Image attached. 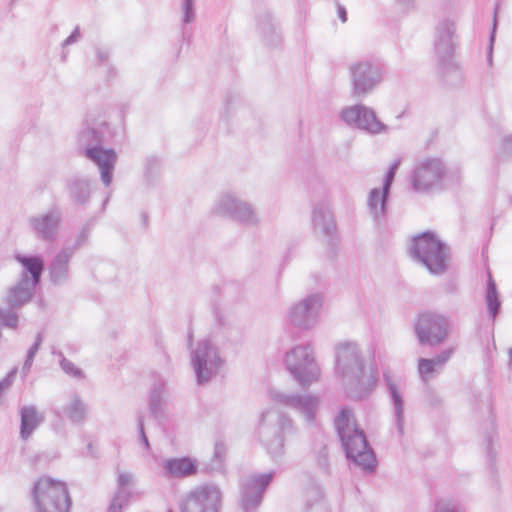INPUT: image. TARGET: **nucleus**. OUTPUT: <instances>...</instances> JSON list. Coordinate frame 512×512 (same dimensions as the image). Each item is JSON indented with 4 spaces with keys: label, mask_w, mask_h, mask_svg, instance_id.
<instances>
[{
    "label": "nucleus",
    "mask_w": 512,
    "mask_h": 512,
    "mask_svg": "<svg viewBox=\"0 0 512 512\" xmlns=\"http://www.w3.org/2000/svg\"><path fill=\"white\" fill-rule=\"evenodd\" d=\"M191 364L198 384L207 383L222 365L217 348L207 339L201 340L191 353Z\"/></svg>",
    "instance_id": "obj_12"
},
{
    "label": "nucleus",
    "mask_w": 512,
    "mask_h": 512,
    "mask_svg": "<svg viewBox=\"0 0 512 512\" xmlns=\"http://www.w3.org/2000/svg\"><path fill=\"white\" fill-rule=\"evenodd\" d=\"M312 222L316 232L329 238V243L334 242L336 224L329 206L325 203L316 205L312 212Z\"/></svg>",
    "instance_id": "obj_20"
},
{
    "label": "nucleus",
    "mask_w": 512,
    "mask_h": 512,
    "mask_svg": "<svg viewBox=\"0 0 512 512\" xmlns=\"http://www.w3.org/2000/svg\"><path fill=\"white\" fill-rule=\"evenodd\" d=\"M400 163H401L400 159L395 160L391 164L389 170L387 171V173L385 175L384 183H383V186H382L384 188L385 192L390 191L391 185H392V183L394 181V177H395L397 169L400 166Z\"/></svg>",
    "instance_id": "obj_43"
},
{
    "label": "nucleus",
    "mask_w": 512,
    "mask_h": 512,
    "mask_svg": "<svg viewBox=\"0 0 512 512\" xmlns=\"http://www.w3.org/2000/svg\"><path fill=\"white\" fill-rule=\"evenodd\" d=\"M339 116L347 126L369 135L385 134L389 131V127L377 117L375 111L363 104L344 107Z\"/></svg>",
    "instance_id": "obj_11"
},
{
    "label": "nucleus",
    "mask_w": 512,
    "mask_h": 512,
    "mask_svg": "<svg viewBox=\"0 0 512 512\" xmlns=\"http://www.w3.org/2000/svg\"><path fill=\"white\" fill-rule=\"evenodd\" d=\"M274 472L250 476L242 484L241 507L244 512L255 510L262 502L263 493L274 477Z\"/></svg>",
    "instance_id": "obj_18"
},
{
    "label": "nucleus",
    "mask_w": 512,
    "mask_h": 512,
    "mask_svg": "<svg viewBox=\"0 0 512 512\" xmlns=\"http://www.w3.org/2000/svg\"><path fill=\"white\" fill-rule=\"evenodd\" d=\"M417 0H395V5L403 14H408L416 9Z\"/></svg>",
    "instance_id": "obj_47"
},
{
    "label": "nucleus",
    "mask_w": 512,
    "mask_h": 512,
    "mask_svg": "<svg viewBox=\"0 0 512 512\" xmlns=\"http://www.w3.org/2000/svg\"><path fill=\"white\" fill-rule=\"evenodd\" d=\"M42 342H43L42 333H38L36 335L34 344L28 350L27 357H29V360H34V357H35L36 353L38 352Z\"/></svg>",
    "instance_id": "obj_49"
},
{
    "label": "nucleus",
    "mask_w": 512,
    "mask_h": 512,
    "mask_svg": "<svg viewBox=\"0 0 512 512\" xmlns=\"http://www.w3.org/2000/svg\"><path fill=\"white\" fill-rule=\"evenodd\" d=\"M439 369L430 359L420 358L418 360V372L423 380H428V375L437 372Z\"/></svg>",
    "instance_id": "obj_38"
},
{
    "label": "nucleus",
    "mask_w": 512,
    "mask_h": 512,
    "mask_svg": "<svg viewBox=\"0 0 512 512\" xmlns=\"http://www.w3.org/2000/svg\"><path fill=\"white\" fill-rule=\"evenodd\" d=\"M162 468L167 478H187L197 473V464L189 457L166 459Z\"/></svg>",
    "instance_id": "obj_21"
},
{
    "label": "nucleus",
    "mask_w": 512,
    "mask_h": 512,
    "mask_svg": "<svg viewBox=\"0 0 512 512\" xmlns=\"http://www.w3.org/2000/svg\"><path fill=\"white\" fill-rule=\"evenodd\" d=\"M335 373L349 398L360 400L369 395L377 383V368L367 365L357 342L342 341L335 345Z\"/></svg>",
    "instance_id": "obj_1"
},
{
    "label": "nucleus",
    "mask_w": 512,
    "mask_h": 512,
    "mask_svg": "<svg viewBox=\"0 0 512 512\" xmlns=\"http://www.w3.org/2000/svg\"><path fill=\"white\" fill-rule=\"evenodd\" d=\"M65 58H66V54H64V53H63V55H62V60L64 61V60H65Z\"/></svg>",
    "instance_id": "obj_60"
},
{
    "label": "nucleus",
    "mask_w": 512,
    "mask_h": 512,
    "mask_svg": "<svg viewBox=\"0 0 512 512\" xmlns=\"http://www.w3.org/2000/svg\"><path fill=\"white\" fill-rule=\"evenodd\" d=\"M16 375V369H13L11 372L8 373V375L0 381V395L2 392H4L6 389H8Z\"/></svg>",
    "instance_id": "obj_50"
},
{
    "label": "nucleus",
    "mask_w": 512,
    "mask_h": 512,
    "mask_svg": "<svg viewBox=\"0 0 512 512\" xmlns=\"http://www.w3.org/2000/svg\"><path fill=\"white\" fill-rule=\"evenodd\" d=\"M32 363H33V360H29V357H26V360H25L24 365H23V371L24 372L29 371V369L32 366Z\"/></svg>",
    "instance_id": "obj_57"
},
{
    "label": "nucleus",
    "mask_w": 512,
    "mask_h": 512,
    "mask_svg": "<svg viewBox=\"0 0 512 512\" xmlns=\"http://www.w3.org/2000/svg\"><path fill=\"white\" fill-rule=\"evenodd\" d=\"M70 200L74 205H85L91 195L90 181L82 178H72L66 183Z\"/></svg>",
    "instance_id": "obj_25"
},
{
    "label": "nucleus",
    "mask_w": 512,
    "mask_h": 512,
    "mask_svg": "<svg viewBox=\"0 0 512 512\" xmlns=\"http://www.w3.org/2000/svg\"><path fill=\"white\" fill-rule=\"evenodd\" d=\"M34 288L26 274H24L20 282L10 290L7 298L8 304L11 307H19L27 303L33 295Z\"/></svg>",
    "instance_id": "obj_26"
},
{
    "label": "nucleus",
    "mask_w": 512,
    "mask_h": 512,
    "mask_svg": "<svg viewBox=\"0 0 512 512\" xmlns=\"http://www.w3.org/2000/svg\"><path fill=\"white\" fill-rule=\"evenodd\" d=\"M508 355H509V363L508 364H509V366H511L512 365V347L509 349Z\"/></svg>",
    "instance_id": "obj_58"
},
{
    "label": "nucleus",
    "mask_w": 512,
    "mask_h": 512,
    "mask_svg": "<svg viewBox=\"0 0 512 512\" xmlns=\"http://www.w3.org/2000/svg\"><path fill=\"white\" fill-rule=\"evenodd\" d=\"M41 422L42 417L34 406L23 407L21 409V438L24 440L28 439Z\"/></svg>",
    "instance_id": "obj_29"
},
{
    "label": "nucleus",
    "mask_w": 512,
    "mask_h": 512,
    "mask_svg": "<svg viewBox=\"0 0 512 512\" xmlns=\"http://www.w3.org/2000/svg\"><path fill=\"white\" fill-rule=\"evenodd\" d=\"M72 257V250L62 248L52 259L48 270L54 285H62L68 280L69 262Z\"/></svg>",
    "instance_id": "obj_22"
},
{
    "label": "nucleus",
    "mask_w": 512,
    "mask_h": 512,
    "mask_svg": "<svg viewBox=\"0 0 512 512\" xmlns=\"http://www.w3.org/2000/svg\"><path fill=\"white\" fill-rule=\"evenodd\" d=\"M72 32H74V33L79 32V27H78V26H76Z\"/></svg>",
    "instance_id": "obj_59"
},
{
    "label": "nucleus",
    "mask_w": 512,
    "mask_h": 512,
    "mask_svg": "<svg viewBox=\"0 0 512 512\" xmlns=\"http://www.w3.org/2000/svg\"><path fill=\"white\" fill-rule=\"evenodd\" d=\"M182 22L191 23L195 18V0H181Z\"/></svg>",
    "instance_id": "obj_39"
},
{
    "label": "nucleus",
    "mask_w": 512,
    "mask_h": 512,
    "mask_svg": "<svg viewBox=\"0 0 512 512\" xmlns=\"http://www.w3.org/2000/svg\"><path fill=\"white\" fill-rule=\"evenodd\" d=\"M509 202L512 203V195L509 197Z\"/></svg>",
    "instance_id": "obj_61"
},
{
    "label": "nucleus",
    "mask_w": 512,
    "mask_h": 512,
    "mask_svg": "<svg viewBox=\"0 0 512 512\" xmlns=\"http://www.w3.org/2000/svg\"><path fill=\"white\" fill-rule=\"evenodd\" d=\"M257 25L263 32H272L278 28V21L271 12L265 11L258 16Z\"/></svg>",
    "instance_id": "obj_35"
},
{
    "label": "nucleus",
    "mask_w": 512,
    "mask_h": 512,
    "mask_svg": "<svg viewBox=\"0 0 512 512\" xmlns=\"http://www.w3.org/2000/svg\"><path fill=\"white\" fill-rule=\"evenodd\" d=\"M62 222V213L58 208H51L45 213L29 219L33 232L42 241L52 242L56 239Z\"/></svg>",
    "instance_id": "obj_19"
},
{
    "label": "nucleus",
    "mask_w": 512,
    "mask_h": 512,
    "mask_svg": "<svg viewBox=\"0 0 512 512\" xmlns=\"http://www.w3.org/2000/svg\"><path fill=\"white\" fill-rule=\"evenodd\" d=\"M222 492L214 484H202L191 489L180 500L181 512H219Z\"/></svg>",
    "instance_id": "obj_10"
},
{
    "label": "nucleus",
    "mask_w": 512,
    "mask_h": 512,
    "mask_svg": "<svg viewBox=\"0 0 512 512\" xmlns=\"http://www.w3.org/2000/svg\"><path fill=\"white\" fill-rule=\"evenodd\" d=\"M32 495L37 512H69L71 499L62 481L41 477L35 482Z\"/></svg>",
    "instance_id": "obj_6"
},
{
    "label": "nucleus",
    "mask_w": 512,
    "mask_h": 512,
    "mask_svg": "<svg viewBox=\"0 0 512 512\" xmlns=\"http://www.w3.org/2000/svg\"><path fill=\"white\" fill-rule=\"evenodd\" d=\"M96 56L99 64L106 69L107 78L111 79L116 75V69L108 64L109 53L107 50L97 48Z\"/></svg>",
    "instance_id": "obj_37"
},
{
    "label": "nucleus",
    "mask_w": 512,
    "mask_h": 512,
    "mask_svg": "<svg viewBox=\"0 0 512 512\" xmlns=\"http://www.w3.org/2000/svg\"><path fill=\"white\" fill-rule=\"evenodd\" d=\"M137 425H138L140 442L145 446L146 450H149L150 444H149V441H148V438L146 436L145 429H144V417L141 414H139L137 417Z\"/></svg>",
    "instance_id": "obj_46"
},
{
    "label": "nucleus",
    "mask_w": 512,
    "mask_h": 512,
    "mask_svg": "<svg viewBox=\"0 0 512 512\" xmlns=\"http://www.w3.org/2000/svg\"><path fill=\"white\" fill-rule=\"evenodd\" d=\"M454 34H438L435 40V54L437 57V73L447 82H454L460 78L458 65L454 60Z\"/></svg>",
    "instance_id": "obj_15"
},
{
    "label": "nucleus",
    "mask_w": 512,
    "mask_h": 512,
    "mask_svg": "<svg viewBox=\"0 0 512 512\" xmlns=\"http://www.w3.org/2000/svg\"><path fill=\"white\" fill-rule=\"evenodd\" d=\"M295 431L293 420L286 414L273 409H267L262 413L260 435L273 458L282 454L285 436L294 434Z\"/></svg>",
    "instance_id": "obj_5"
},
{
    "label": "nucleus",
    "mask_w": 512,
    "mask_h": 512,
    "mask_svg": "<svg viewBox=\"0 0 512 512\" xmlns=\"http://www.w3.org/2000/svg\"><path fill=\"white\" fill-rule=\"evenodd\" d=\"M305 507L307 510L316 508L319 512H327L323 503V492L319 485L311 484L305 491Z\"/></svg>",
    "instance_id": "obj_32"
},
{
    "label": "nucleus",
    "mask_w": 512,
    "mask_h": 512,
    "mask_svg": "<svg viewBox=\"0 0 512 512\" xmlns=\"http://www.w3.org/2000/svg\"><path fill=\"white\" fill-rule=\"evenodd\" d=\"M59 357V364L64 373L77 379L84 378L83 371L76 367L73 362L65 358L62 352L55 353Z\"/></svg>",
    "instance_id": "obj_34"
},
{
    "label": "nucleus",
    "mask_w": 512,
    "mask_h": 512,
    "mask_svg": "<svg viewBox=\"0 0 512 512\" xmlns=\"http://www.w3.org/2000/svg\"><path fill=\"white\" fill-rule=\"evenodd\" d=\"M449 326L444 316L426 312L419 315L414 329L420 345L438 346L446 340Z\"/></svg>",
    "instance_id": "obj_13"
},
{
    "label": "nucleus",
    "mask_w": 512,
    "mask_h": 512,
    "mask_svg": "<svg viewBox=\"0 0 512 512\" xmlns=\"http://www.w3.org/2000/svg\"><path fill=\"white\" fill-rule=\"evenodd\" d=\"M457 26L454 18L446 17L439 21L437 32H455Z\"/></svg>",
    "instance_id": "obj_45"
},
{
    "label": "nucleus",
    "mask_w": 512,
    "mask_h": 512,
    "mask_svg": "<svg viewBox=\"0 0 512 512\" xmlns=\"http://www.w3.org/2000/svg\"><path fill=\"white\" fill-rule=\"evenodd\" d=\"M101 142V134L94 128L86 127L78 135V145L83 148L85 157L98 166L103 184L109 186L112 182L117 154L111 148H103Z\"/></svg>",
    "instance_id": "obj_4"
},
{
    "label": "nucleus",
    "mask_w": 512,
    "mask_h": 512,
    "mask_svg": "<svg viewBox=\"0 0 512 512\" xmlns=\"http://www.w3.org/2000/svg\"><path fill=\"white\" fill-rule=\"evenodd\" d=\"M168 512H172L171 510H169Z\"/></svg>",
    "instance_id": "obj_62"
},
{
    "label": "nucleus",
    "mask_w": 512,
    "mask_h": 512,
    "mask_svg": "<svg viewBox=\"0 0 512 512\" xmlns=\"http://www.w3.org/2000/svg\"><path fill=\"white\" fill-rule=\"evenodd\" d=\"M495 35L496 34H490L488 46H487V63L489 66L492 65V61H493V48H494V43H495Z\"/></svg>",
    "instance_id": "obj_51"
},
{
    "label": "nucleus",
    "mask_w": 512,
    "mask_h": 512,
    "mask_svg": "<svg viewBox=\"0 0 512 512\" xmlns=\"http://www.w3.org/2000/svg\"><path fill=\"white\" fill-rule=\"evenodd\" d=\"M284 362L287 370L301 387H308L319 378L320 369L310 344L291 348L286 352Z\"/></svg>",
    "instance_id": "obj_7"
},
{
    "label": "nucleus",
    "mask_w": 512,
    "mask_h": 512,
    "mask_svg": "<svg viewBox=\"0 0 512 512\" xmlns=\"http://www.w3.org/2000/svg\"><path fill=\"white\" fill-rule=\"evenodd\" d=\"M409 250L411 257L423 264L431 274L440 275L448 269L449 248L433 232L415 236Z\"/></svg>",
    "instance_id": "obj_3"
},
{
    "label": "nucleus",
    "mask_w": 512,
    "mask_h": 512,
    "mask_svg": "<svg viewBox=\"0 0 512 512\" xmlns=\"http://www.w3.org/2000/svg\"><path fill=\"white\" fill-rule=\"evenodd\" d=\"M433 512H464L456 504L447 501L439 500L434 504Z\"/></svg>",
    "instance_id": "obj_44"
},
{
    "label": "nucleus",
    "mask_w": 512,
    "mask_h": 512,
    "mask_svg": "<svg viewBox=\"0 0 512 512\" xmlns=\"http://www.w3.org/2000/svg\"><path fill=\"white\" fill-rule=\"evenodd\" d=\"M454 354V348L450 347L443 351H441L439 354H437L435 357L431 358L430 360L433 362V364L438 368L442 369L443 366L450 360L452 355Z\"/></svg>",
    "instance_id": "obj_41"
},
{
    "label": "nucleus",
    "mask_w": 512,
    "mask_h": 512,
    "mask_svg": "<svg viewBox=\"0 0 512 512\" xmlns=\"http://www.w3.org/2000/svg\"><path fill=\"white\" fill-rule=\"evenodd\" d=\"M337 12H338L339 19L342 22H346L347 21V11H346L345 7L340 5V4H338L337 5Z\"/></svg>",
    "instance_id": "obj_55"
},
{
    "label": "nucleus",
    "mask_w": 512,
    "mask_h": 512,
    "mask_svg": "<svg viewBox=\"0 0 512 512\" xmlns=\"http://www.w3.org/2000/svg\"><path fill=\"white\" fill-rule=\"evenodd\" d=\"M350 93L353 98L364 99L383 81L381 66L371 60L363 59L349 64Z\"/></svg>",
    "instance_id": "obj_8"
},
{
    "label": "nucleus",
    "mask_w": 512,
    "mask_h": 512,
    "mask_svg": "<svg viewBox=\"0 0 512 512\" xmlns=\"http://www.w3.org/2000/svg\"><path fill=\"white\" fill-rule=\"evenodd\" d=\"M87 406L76 393L70 397V402L63 408L64 415L73 424H83L87 416Z\"/></svg>",
    "instance_id": "obj_30"
},
{
    "label": "nucleus",
    "mask_w": 512,
    "mask_h": 512,
    "mask_svg": "<svg viewBox=\"0 0 512 512\" xmlns=\"http://www.w3.org/2000/svg\"><path fill=\"white\" fill-rule=\"evenodd\" d=\"M492 442H493V438L492 436H488L486 438V451H487V458L489 459V461L493 462L494 459H495V452L492 448Z\"/></svg>",
    "instance_id": "obj_53"
},
{
    "label": "nucleus",
    "mask_w": 512,
    "mask_h": 512,
    "mask_svg": "<svg viewBox=\"0 0 512 512\" xmlns=\"http://www.w3.org/2000/svg\"><path fill=\"white\" fill-rule=\"evenodd\" d=\"M270 398L275 403L299 413L307 423L315 420L319 406V398L310 394L285 393L279 390H271Z\"/></svg>",
    "instance_id": "obj_16"
},
{
    "label": "nucleus",
    "mask_w": 512,
    "mask_h": 512,
    "mask_svg": "<svg viewBox=\"0 0 512 512\" xmlns=\"http://www.w3.org/2000/svg\"><path fill=\"white\" fill-rule=\"evenodd\" d=\"M488 274L487 279V287H486V293H485V301L486 305L489 311V314L494 319L496 315L500 311L501 302L499 299V295L496 288V283L492 278V275L490 272Z\"/></svg>",
    "instance_id": "obj_31"
},
{
    "label": "nucleus",
    "mask_w": 512,
    "mask_h": 512,
    "mask_svg": "<svg viewBox=\"0 0 512 512\" xmlns=\"http://www.w3.org/2000/svg\"><path fill=\"white\" fill-rule=\"evenodd\" d=\"M384 380L388 387L392 404L394 407L395 423L398 433H404V401L399 386L388 374H384Z\"/></svg>",
    "instance_id": "obj_24"
},
{
    "label": "nucleus",
    "mask_w": 512,
    "mask_h": 512,
    "mask_svg": "<svg viewBox=\"0 0 512 512\" xmlns=\"http://www.w3.org/2000/svg\"><path fill=\"white\" fill-rule=\"evenodd\" d=\"M445 173V165L440 159L425 158L420 160L411 173L412 187L416 192L431 191L441 184Z\"/></svg>",
    "instance_id": "obj_14"
},
{
    "label": "nucleus",
    "mask_w": 512,
    "mask_h": 512,
    "mask_svg": "<svg viewBox=\"0 0 512 512\" xmlns=\"http://www.w3.org/2000/svg\"><path fill=\"white\" fill-rule=\"evenodd\" d=\"M334 423L347 459L366 471L373 470L376 463L374 452L364 431L356 425L351 410L343 408Z\"/></svg>",
    "instance_id": "obj_2"
},
{
    "label": "nucleus",
    "mask_w": 512,
    "mask_h": 512,
    "mask_svg": "<svg viewBox=\"0 0 512 512\" xmlns=\"http://www.w3.org/2000/svg\"><path fill=\"white\" fill-rule=\"evenodd\" d=\"M162 384H155L149 394V409L155 418L162 416Z\"/></svg>",
    "instance_id": "obj_33"
},
{
    "label": "nucleus",
    "mask_w": 512,
    "mask_h": 512,
    "mask_svg": "<svg viewBox=\"0 0 512 512\" xmlns=\"http://www.w3.org/2000/svg\"><path fill=\"white\" fill-rule=\"evenodd\" d=\"M390 191L385 192L384 188H374L369 192L367 205L374 220L381 223L387 214V204Z\"/></svg>",
    "instance_id": "obj_23"
},
{
    "label": "nucleus",
    "mask_w": 512,
    "mask_h": 512,
    "mask_svg": "<svg viewBox=\"0 0 512 512\" xmlns=\"http://www.w3.org/2000/svg\"><path fill=\"white\" fill-rule=\"evenodd\" d=\"M317 465L322 470L323 473L329 474L330 464L328 458L327 447L323 445L316 455Z\"/></svg>",
    "instance_id": "obj_40"
},
{
    "label": "nucleus",
    "mask_w": 512,
    "mask_h": 512,
    "mask_svg": "<svg viewBox=\"0 0 512 512\" xmlns=\"http://www.w3.org/2000/svg\"><path fill=\"white\" fill-rule=\"evenodd\" d=\"M321 306L322 296L319 293L311 294L291 306L287 315L288 321L300 329H311L317 322Z\"/></svg>",
    "instance_id": "obj_17"
},
{
    "label": "nucleus",
    "mask_w": 512,
    "mask_h": 512,
    "mask_svg": "<svg viewBox=\"0 0 512 512\" xmlns=\"http://www.w3.org/2000/svg\"><path fill=\"white\" fill-rule=\"evenodd\" d=\"M81 34H70L62 43L63 48L78 41Z\"/></svg>",
    "instance_id": "obj_54"
},
{
    "label": "nucleus",
    "mask_w": 512,
    "mask_h": 512,
    "mask_svg": "<svg viewBox=\"0 0 512 512\" xmlns=\"http://www.w3.org/2000/svg\"><path fill=\"white\" fill-rule=\"evenodd\" d=\"M90 235V228L88 226L82 227V229L79 231L75 243L74 244H65L62 248L64 249H70L72 250V255L75 254V252L84 246L89 238Z\"/></svg>",
    "instance_id": "obj_36"
},
{
    "label": "nucleus",
    "mask_w": 512,
    "mask_h": 512,
    "mask_svg": "<svg viewBox=\"0 0 512 512\" xmlns=\"http://www.w3.org/2000/svg\"><path fill=\"white\" fill-rule=\"evenodd\" d=\"M16 260L22 264L24 267V272L22 273V276L26 274L28 277V274L31 275V279H29L31 286L36 287L38 283L40 282L41 275L44 269V263L43 260L38 256H23V255H16Z\"/></svg>",
    "instance_id": "obj_28"
},
{
    "label": "nucleus",
    "mask_w": 512,
    "mask_h": 512,
    "mask_svg": "<svg viewBox=\"0 0 512 512\" xmlns=\"http://www.w3.org/2000/svg\"><path fill=\"white\" fill-rule=\"evenodd\" d=\"M497 10H498V6H496L494 8V15H493V23H492L491 32H496V29H497Z\"/></svg>",
    "instance_id": "obj_56"
},
{
    "label": "nucleus",
    "mask_w": 512,
    "mask_h": 512,
    "mask_svg": "<svg viewBox=\"0 0 512 512\" xmlns=\"http://www.w3.org/2000/svg\"><path fill=\"white\" fill-rule=\"evenodd\" d=\"M263 42L268 47H277L282 43L281 34H265Z\"/></svg>",
    "instance_id": "obj_48"
},
{
    "label": "nucleus",
    "mask_w": 512,
    "mask_h": 512,
    "mask_svg": "<svg viewBox=\"0 0 512 512\" xmlns=\"http://www.w3.org/2000/svg\"><path fill=\"white\" fill-rule=\"evenodd\" d=\"M225 455V446L222 443H216L214 446V458L222 463Z\"/></svg>",
    "instance_id": "obj_52"
},
{
    "label": "nucleus",
    "mask_w": 512,
    "mask_h": 512,
    "mask_svg": "<svg viewBox=\"0 0 512 512\" xmlns=\"http://www.w3.org/2000/svg\"><path fill=\"white\" fill-rule=\"evenodd\" d=\"M0 324L10 328H16L18 324V315L12 311L0 309Z\"/></svg>",
    "instance_id": "obj_42"
},
{
    "label": "nucleus",
    "mask_w": 512,
    "mask_h": 512,
    "mask_svg": "<svg viewBox=\"0 0 512 512\" xmlns=\"http://www.w3.org/2000/svg\"><path fill=\"white\" fill-rule=\"evenodd\" d=\"M133 474L121 472L118 475V489L112 499L108 512H122V508L127 504L129 492L126 491V486L132 483Z\"/></svg>",
    "instance_id": "obj_27"
},
{
    "label": "nucleus",
    "mask_w": 512,
    "mask_h": 512,
    "mask_svg": "<svg viewBox=\"0 0 512 512\" xmlns=\"http://www.w3.org/2000/svg\"><path fill=\"white\" fill-rule=\"evenodd\" d=\"M211 212L214 215L230 218L246 226H257L260 222L254 207L231 193L221 194Z\"/></svg>",
    "instance_id": "obj_9"
}]
</instances>
